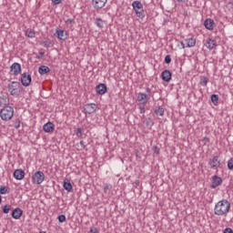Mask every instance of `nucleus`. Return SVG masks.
Wrapping results in <instances>:
<instances>
[{"mask_svg":"<svg viewBox=\"0 0 233 233\" xmlns=\"http://www.w3.org/2000/svg\"><path fill=\"white\" fill-rule=\"evenodd\" d=\"M228 212H230V202L228 200L222 199L215 205V216H227Z\"/></svg>","mask_w":233,"mask_h":233,"instance_id":"f257e3e1","label":"nucleus"},{"mask_svg":"<svg viewBox=\"0 0 233 233\" xmlns=\"http://www.w3.org/2000/svg\"><path fill=\"white\" fill-rule=\"evenodd\" d=\"M0 117L2 121H10L14 117V107L5 106L0 110Z\"/></svg>","mask_w":233,"mask_h":233,"instance_id":"f03ea898","label":"nucleus"},{"mask_svg":"<svg viewBox=\"0 0 233 233\" xmlns=\"http://www.w3.org/2000/svg\"><path fill=\"white\" fill-rule=\"evenodd\" d=\"M150 94H152V89L150 87L146 88V93H138L137 96V101L139 105H147L150 101Z\"/></svg>","mask_w":233,"mask_h":233,"instance_id":"7ed1b4c3","label":"nucleus"},{"mask_svg":"<svg viewBox=\"0 0 233 233\" xmlns=\"http://www.w3.org/2000/svg\"><path fill=\"white\" fill-rule=\"evenodd\" d=\"M132 6L134 11L136 12L137 17H139V19L145 18V10H143V4L139 1H134L132 3Z\"/></svg>","mask_w":233,"mask_h":233,"instance_id":"20e7f679","label":"nucleus"},{"mask_svg":"<svg viewBox=\"0 0 233 233\" xmlns=\"http://www.w3.org/2000/svg\"><path fill=\"white\" fill-rule=\"evenodd\" d=\"M19 86H21V83L15 81H13L8 85V90L11 96H17L19 94H21V89H19Z\"/></svg>","mask_w":233,"mask_h":233,"instance_id":"39448f33","label":"nucleus"},{"mask_svg":"<svg viewBox=\"0 0 233 233\" xmlns=\"http://www.w3.org/2000/svg\"><path fill=\"white\" fill-rule=\"evenodd\" d=\"M45 181V173L42 171H36L33 176H32V182L35 185H41Z\"/></svg>","mask_w":233,"mask_h":233,"instance_id":"423d86ee","label":"nucleus"},{"mask_svg":"<svg viewBox=\"0 0 233 233\" xmlns=\"http://www.w3.org/2000/svg\"><path fill=\"white\" fill-rule=\"evenodd\" d=\"M55 37H57L59 41H66L68 39V31L56 28Z\"/></svg>","mask_w":233,"mask_h":233,"instance_id":"0eeeda50","label":"nucleus"},{"mask_svg":"<svg viewBox=\"0 0 233 233\" xmlns=\"http://www.w3.org/2000/svg\"><path fill=\"white\" fill-rule=\"evenodd\" d=\"M208 165L212 170H218V168L221 167V160H219V157H213L212 159H209Z\"/></svg>","mask_w":233,"mask_h":233,"instance_id":"6e6552de","label":"nucleus"},{"mask_svg":"<svg viewBox=\"0 0 233 233\" xmlns=\"http://www.w3.org/2000/svg\"><path fill=\"white\" fill-rule=\"evenodd\" d=\"M21 83L23 86H30V84L32 83V76L23 73L21 75Z\"/></svg>","mask_w":233,"mask_h":233,"instance_id":"1a4fd4ad","label":"nucleus"},{"mask_svg":"<svg viewBox=\"0 0 233 233\" xmlns=\"http://www.w3.org/2000/svg\"><path fill=\"white\" fill-rule=\"evenodd\" d=\"M107 1L108 0H92V5L96 10H101V8H105Z\"/></svg>","mask_w":233,"mask_h":233,"instance_id":"9d476101","label":"nucleus"},{"mask_svg":"<svg viewBox=\"0 0 233 233\" xmlns=\"http://www.w3.org/2000/svg\"><path fill=\"white\" fill-rule=\"evenodd\" d=\"M161 79L162 81H165V83H170L172 80V73L170 70L166 69L161 73Z\"/></svg>","mask_w":233,"mask_h":233,"instance_id":"9b49d317","label":"nucleus"},{"mask_svg":"<svg viewBox=\"0 0 233 233\" xmlns=\"http://www.w3.org/2000/svg\"><path fill=\"white\" fill-rule=\"evenodd\" d=\"M223 183V179L221 177H218V175H215L212 177V184H211V188H218L219 185Z\"/></svg>","mask_w":233,"mask_h":233,"instance_id":"f8f14e48","label":"nucleus"},{"mask_svg":"<svg viewBox=\"0 0 233 233\" xmlns=\"http://www.w3.org/2000/svg\"><path fill=\"white\" fill-rule=\"evenodd\" d=\"M43 130L46 134H50L56 130V125H54L52 122H47L43 126Z\"/></svg>","mask_w":233,"mask_h":233,"instance_id":"ddd939ff","label":"nucleus"},{"mask_svg":"<svg viewBox=\"0 0 233 233\" xmlns=\"http://www.w3.org/2000/svg\"><path fill=\"white\" fill-rule=\"evenodd\" d=\"M10 68L11 72H13V76H19V74H21V64L14 63Z\"/></svg>","mask_w":233,"mask_h":233,"instance_id":"4468645a","label":"nucleus"},{"mask_svg":"<svg viewBox=\"0 0 233 233\" xmlns=\"http://www.w3.org/2000/svg\"><path fill=\"white\" fill-rule=\"evenodd\" d=\"M96 94H99V96H105L106 94V84H99L96 86Z\"/></svg>","mask_w":233,"mask_h":233,"instance_id":"2eb2a0df","label":"nucleus"},{"mask_svg":"<svg viewBox=\"0 0 233 233\" xmlns=\"http://www.w3.org/2000/svg\"><path fill=\"white\" fill-rule=\"evenodd\" d=\"M96 108L97 107H96V104H87L85 106L84 110H85L86 114L90 115V114H94V112H96Z\"/></svg>","mask_w":233,"mask_h":233,"instance_id":"dca6fc26","label":"nucleus"},{"mask_svg":"<svg viewBox=\"0 0 233 233\" xmlns=\"http://www.w3.org/2000/svg\"><path fill=\"white\" fill-rule=\"evenodd\" d=\"M15 179L17 181H21V179H25V171L23 169H15L14 172Z\"/></svg>","mask_w":233,"mask_h":233,"instance_id":"f3484780","label":"nucleus"},{"mask_svg":"<svg viewBox=\"0 0 233 233\" xmlns=\"http://www.w3.org/2000/svg\"><path fill=\"white\" fill-rule=\"evenodd\" d=\"M23 216V209L16 208L12 211V218L14 219H19Z\"/></svg>","mask_w":233,"mask_h":233,"instance_id":"a211bd4d","label":"nucleus"},{"mask_svg":"<svg viewBox=\"0 0 233 233\" xmlns=\"http://www.w3.org/2000/svg\"><path fill=\"white\" fill-rule=\"evenodd\" d=\"M204 25L207 30H214V20L210 18L206 19Z\"/></svg>","mask_w":233,"mask_h":233,"instance_id":"6ab92c4d","label":"nucleus"},{"mask_svg":"<svg viewBox=\"0 0 233 233\" xmlns=\"http://www.w3.org/2000/svg\"><path fill=\"white\" fill-rule=\"evenodd\" d=\"M41 45L45 48H52V46H54V42L50 38H46L41 42Z\"/></svg>","mask_w":233,"mask_h":233,"instance_id":"aec40b11","label":"nucleus"},{"mask_svg":"<svg viewBox=\"0 0 233 233\" xmlns=\"http://www.w3.org/2000/svg\"><path fill=\"white\" fill-rule=\"evenodd\" d=\"M205 45L207 48L212 50L213 48H216V40L212 38H208Z\"/></svg>","mask_w":233,"mask_h":233,"instance_id":"412c9836","label":"nucleus"},{"mask_svg":"<svg viewBox=\"0 0 233 233\" xmlns=\"http://www.w3.org/2000/svg\"><path fill=\"white\" fill-rule=\"evenodd\" d=\"M48 72H50V67L46 66H41L38 68V73L40 74V76H45V74H48Z\"/></svg>","mask_w":233,"mask_h":233,"instance_id":"4be33fe9","label":"nucleus"},{"mask_svg":"<svg viewBox=\"0 0 233 233\" xmlns=\"http://www.w3.org/2000/svg\"><path fill=\"white\" fill-rule=\"evenodd\" d=\"M185 43L187 48H192V46H196V39L194 38H187L185 40Z\"/></svg>","mask_w":233,"mask_h":233,"instance_id":"5701e85b","label":"nucleus"},{"mask_svg":"<svg viewBox=\"0 0 233 233\" xmlns=\"http://www.w3.org/2000/svg\"><path fill=\"white\" fill-rule=\"evenodd\" d=\"M64 188L67 192H72V183H70V180L68 179L64 180Z\"/></svg>","mask_w":233,"mask_h":233,"instance_id":"b1692460","label":"nucleus"},{"mask_svg":"<svg viewBox=\"0 0 233 233\" xmlns=\"http://www.w3.org/2000/svg\"><path fill=\"white\" fill-rule=\"evenodd\" d=\"M0 106H8V97L5 96H0Z\"/></svg>","mask_w":233,"mask_h":233,"instance_id":"393cba45","label":"nucleus"},{"mask_svg":"<svg viewBox=\"0 0 233 233\" xmlns=\"http://www.w3.org/2000/svg\"><path fill=\"white\" fill-rule=\"evenodd\" d=\"M156 116H165V108L163 106H159L157 109H155Z\"/></svg>","mask_w":233,"mask_h":233,"instance_id":"a878e982","label":"nucleus"},{"mask_svg":"<svg viewBox=\"0 0 233 233\" xmlns=\"http://www.w3.org/2000/svg\"><path fill=\"white\" fill-rule=\"evenodd\" d=\"M95 25L97 26V28H104L105 22L101 18H96Z\"/></svg>","mask_w":233,"mask_h":233,"instance_id":"bb28decb","label":"nucleus"},{"mask_svg":"<svg viewBox=\"0 0 233 233\" xmlns=\"http://www.w3.org/2000/svg\"><path fill=\"white\" fill-rule=\"evenodd\" d=\"M25 35L32 39L35 37V31H34V29L28 28L27 30H25Z\"/></svg>","mask_w":233,"mask_h":233,"instance_id":"cd10ccee","label":"nucleus"},{"mask_svg":"<svg viewBox=\"0 0 233 233\" xmlns=\"http://www.w3.org/2000/svg\"><path fill=\"white\" fill-rule=\"evenodd\" d=\"M218 101H219V96L211 95V103H213V105H218Z\"/></svg>","mask_w":233,"mask_h":233,"instance_id":"c85d7f7f","label":"nucleus"},{"mask_svg":"<svg viewBox=\"0 0 233 233\" xmlns=\"http://www.w3.org/2000/svg\"><path fill=\"white\" fill-rule=\"evenodd\" d=\"M208 84V79L206 76H202L200 78V85L202 86H207Z\"/></svg>","mask_w":233,"mask_h":233,"instance_id":"c756f323","label":"nucleus"},{"mask_svg":"<svg viewBox=\"0 0 233 233\" xmlns=\"http://www.w3.org/2000/svg\"><path fill=\"white\" fill-rule=\"evenodd\" d=\"M84 129L81 127H78L76 131V137H83V133H84Z\"/></svg>","mask_w":233,"mask_h":233,"instance_id":"7c9ffc66","label":"nucleus"},{"mask_svg":"<svg viewBox=\"0 0 233 233\" xmlns=\"http://www.w3.org/2000/svg\"><path fill=\"white\" fill-rule=\"evenodd\" d=\"M11 208H12V206H10V205L4 206V208H3L4 214H8L10 212Z\"/></svg>","mask_w":233,"mask_h":233,"instance_id":"2f4dec72","label":"nucleus"},{"mask_svg":"<svg viewBox=\"0 0 233 233\" xmlns=\"http://www.w3.org/2000/svg\"><path fill=\"white\" fill-rule=\"evenodd\" d=\"M0 194H2V195L8 194V187L2 186L0 187Z\"/></svg>","mask_w":233,"mask_h":233,"instance_id":"473e14b6","label":"nucleus"},{"mask_svg":"<svg viewBox=\"0 0 233 233\" xmlns=\"http://www.w3.org/2000/svg\"><path fill=\"white\" fill-rule=\"evenodd\" d=\"M57 219L59 223H65V221H66V217L65 215H59Z\"/></svg>","mask_w":233,"mask_h":233,"instance_id":"72a5a7b5","label":"nucleus"},{"mask_svg":"<svg viewBox=\"0 0 233 233\" xmlns=\"http://www.w3.org/2000/svg\"><path fill=\"white\" fill-rule=\"evenodd\" d=\"M228 170H233V157H231V158L228 161Z\"/></svg>","mask_w":233,"mask_h":233,"instance_id":"f704fd0d","label":"nucleus"},{"mask_svg":"<svg viewBox=\"0 0 233 233\" xmlns=\"http://www.w3.org/2000/svg\"><path fill=\"white\" fill-rule=\"evenodd\" d=\"M165 63L166 65H170V63H172V58L170 57V55L166 56Z\"/></svg>","mask_w":233,"mask_h":233,"instance_id":"c9c22d12","label":"nucleus"},{"mask_svg":"<svg viewBox=\"0 0 233 233\" xmlns=\"http://www.w3.org/2000/svg\"><path fill=\"white\" fill-rule=\"evenodd\" d=\"M110 188H112V186H110L108 184H106L104 186V192H105V194H106V192H108V190H110Z\"/></svg>","mask_w":233,"mask_h":233,"instance_id":"e433bc0d","label":"nucleus"},{"mask_svg":"<svg viewBox=\"0 0 233 233\" xmlns=\"http://www.w3.org/2000/svg\"><path fill=\"white\" fill-rule=\"evenodd\" d=\"M74 22V19L68 18L67 20H66V25L68 26L70 25H73Z\"/></svg>","mask_w":233,"mask_h":233,"instance_id":"4c0bfd02","label":"nucleus"},{"mask_svg":"<svg viewBox=\"0 0 233 233\" xmlns=\"http://www.w3.org/2000/svg\"><path fill=\"white\" fill-rule=\"evenodd\" d=\"M45 56V52H39L38 55L36 56V59H43Z\"/></svg>","mask_w":233,"mask_h":233,"instance_id":"58836bf2","label":"nucleus"},{"mask_svg":"<svg viewBox=\"0 0 233 233\" xmlns=\"http://www.w3.org/2000/svg\"><path fill=\"white\" fill-rule=\"evenodd\" d=\"M223 233H233V230H232V228H226L223 230Z\"/></svg>","mask_w":233,"mask_h":233,"instance_id":"ea45409f","label":"nucleus"},{"mask_svg":"<svg viewBox=\"0 0 233 233\" xmlns=\"http://www.w3.org/2000/svg\"><path fill=\"white\" fill-rule=\"evenodd\" d=\"M140 114H145L147 112V109H145L144 106H139Z\"/></svg>","mask_w":233,"mask_h":233,"instance_id":"a19ab883","label":"nucleus"},{"mask_svg":"<svg viewBox=\"0 0 233 233\" xmlns=\"http://www.w3.org/2000/svg\"><path fill=\"white\" fill-rule=\"evenodd\" d=\"M90 233H99V230L96 228H91Z\"/></svg>","mask_w":233,"mask_h":233,"instance_id":"79ce46f5","label":"nucleus"},{"mask_svg":"<svg viewBox=\"0 0 233 233\" xmlns=\"http://www.w3.org/2000/svg\"><path fill=\"white\" fill-rule=\"evenodd\" d=\"M80 146L82 147L83 149L86 148V145L85 144V141H83V140L80 141Z\"/></svg>","mask_w":233,"mask_h":233,"instance_id":"37998d69","label":"nucleus"},{"mask_svg":"<svg viewBox=\"0 0 233 233\" xmlns=\"http://www.w3.org/2000/svg\"><path fill=\"white\" fill-rule=\"evenodd\" d=\"M61 1L62 0H52V3H54L55 5H61Z\"/></svg>","mask_w":233,"mask_h":233,"instance_id":"c03bdc74","label":"nucleus"},{"mask_svg":"<svg viewBox=\"0 0 233 233\" xmlns=\"http://www.w3.org/2000/svg\"><path fill=\"white\" fill-rule=\"evenodd\" d=\"M181 46L182 48H188V46H187V42H181Z\"/></svg>","mask_w":233,"mask_h":233,"instance_id":"a18cd8bd","label":"nucleus"},{"mask_svg":"<svg viewBox=\"0 0 233 233\" xmlns=\"http://www.w3.org/2000/svg\"><path fill=\"white\" fill-rule=\"evenodd\" d=\"M204 141H205V143H209L210 142V138H208V137H204Z\"/></svg>","mask_w":233,"mask_h":233,"instance_id":"49530a36","label":"nucleus"},{"mask_svg":"<svg viewBox=\"0 0 233 233\" xmlns=\"http://www.w3.org/2000/svg\"><path fill=\"white\" fill-rule=\"evenodd\" d=\"M147 127H148L150 125V118H148L147 120L145 121Z\"/></svg>","mask_w":233,"mask_h":233,"instance_id":"de8ad7c7","label":"nucleus"},{"mask_svg":"<svg viewBox=\"0 0 233 233\" xmlns=\"http://www.w3.org/2000/svg\"><path fill=\"white\" fill-rule=\"evenodd\" d=\"M19 127H21L19 123L15 125V128H19Z\"/></svg>","mask_w":233,"mask_h":233,"instance_id":"09e8293b","label":"nucleus"},{"mask_svg":"<svg viewBox=\"0 0 233 233\" xmlns=\"http://www.w3.org/2000/svg\"><path fill=\"white\" fill-rule=\"evenodd\" d=\"M178 3H186L187 0H177Z\"/></svg>","mask_w":233,"mask_h":233,"instance_id":"8fccbe9b","label":"nucleus"},{"mask_svg":"<svg viewBox=\"0 0 233 233\" xmlns=\"http://www.w3.org/2000/svg\"><path fill=\"white\" fill-rule=\"evenodd\" d=\"M1 201H3V198H2L1 196H0V203H1Z\"/></svg>","mask_w":233,"mask_h":233,"instance_id":"3c124183","label":"nucleus"}]
</instances>
